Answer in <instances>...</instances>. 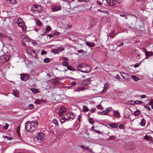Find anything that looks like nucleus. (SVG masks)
Instances as JSON below:
<instances>
[{
  "mask_svg": "<svg viewBox=\"0 0 153 153\" xmlns=\"http://www.w3.org/2000/svg\"><path fill=\"white\" fill-rule=\"evenodd\" d=\"M33 55H32L33 57H36V52L34 51V52H32Z\"/></svg>",
  "mask_w": 153,
  "mask_h": 153,
  "instance_id": "56",
  "label": "nucleus"
},
{
  "mask_svg": "<svg viewBox=\"0 0 153 153\" xmlns=\"http://www.w3.org/2000/svg\"><path fill=\"white\" fill-rule=\"evenodd\" d=\"M34 52V50L32 49H29L27 50V52H28V53L33 55L32 52Z\"/></svg>",
  "mask_w": 153,
  "mask_h": 153,
  "instance_id": "40",
  "label": "nucleus"
},
{
  "mask_svg": "<svg viewBox=\"0 0 153 153\" xmlns=\"http://www.w3.org/2000/svg\"><path fill=\"white\" fill-rule=\"evenodd\" d=\"M96 109L95 108H94L91 109V110L90 111L91 113H93L95 111H96Z\"/></svg>",
  "mask_w": 153,
  "mask_h": 153,
  "instance_id": "64",
  "label": "nucleus"
},
{
  "mask_svg": "<svg viewBox=\"0 0 153 153\" xmlns=\"http://www.w3.org/2000/svg\"><path fill=\"white\" fill-rule=\"evenodd\" d=\"M108 125L113 128H117L118 126V125L117 123H109L108 124Z\"/></svg>",
  "mask_w": 153,
  "mask_h": 153,
  "instance_id": "17",
  "label": "nucleus"
},
{
  "mask_svg": "<svg viewBox=\"0 0 153 153\" xmlns=\"http://www.w3.org/2000/svg\"><path fill=\"white\" fill-rule=\"evenodd\" d=\"M65 121H67V120H66V119L64 117L63 118H61L60 120V121L62 123H64Z\"/></svg>",
  "mask_w": 153,
  "mask_h": 153,
  "instance_id": "43",
  "label": "nucleus"
},
{
  "mask_svg": "<svg viewBox=\"0 0 153 153\" xmlns=\"http://www.w3.org/2000/svg\"><path fill=\"white\" fill-rule=\"evenodd\" d=\"M81 118H82V117H81V115H79L78 116V117L77 120H78V121L79 122L81 121H80V120H81Z\"/></svg>",
  "mask_w": 153,
  "mask_h": 153,
  "instance_id": "59",
  "label": "nucleus"
},
{
  "mask_svg": "<svg viewBox=\"0 0 153 153\" xmlns=\"http://www.w3.org/2000/svg\"><path fill=\"white\" fill-rule=\"evenodd\" d=\"M62 59L63 61H66L68 60V59L66 57H63Z\"/></svg>",
  "mask_w": 153,
  "mask_h": 153,
  "instance_id": "63",
  "label": "nucleus"
},
{
  "mask_svg": "<svg viewBox=\"0 0 153 153\" xmlns=\"http://www.w3.org/2000/svg\"><path fill=\"white\" fill-rule=\"evenodd\" d=\"M90 81L88 79H86L83 81L82 82V85L83 86H86L89 85Z\"/></svg>",
  "mask_w": 153,
  "mask_h": 153,
  "instance_id": "15",
  "label": "nucleus"
},
{
  "mask_svg": "<svg viewBox=\"0 0 153 153\" xmlns=\"http://www.w3.org/2000/svg\"><path fill=\"white\" fill-rule=\"evenodd\" d=\"M151 138L152 137L150 136L147 135H146L144 137V139L147 140H149L151 139Z\"/></svg>",
  "mask_w": 153,
  "mask_h": 153,
  "instance_id": "32",
  "label": "nucleus"
},
{
  "mask_svg": "<svg viewBox=\"0 0 153 153\" xmlns=\"http://www.w3.org/2000/svg\"><path fill=\"white\" fill-rule=\"evenodd\" d=\"M51 51L52 52L55 54L58 53L59 52L58 48L52 49L51 50Z\"/></svg>",
  "mask_w": 153,
  "mask_h": 153,
  "instance_id": "25",
  "label": "nucleus"
},
{
  "mask_svg": "<svg viewBox=\"0 0 153 153\" xmlns=\"http://www.w3.org/2000/svg\"><path fill=\"white\" fill-rule=\"evenodd\" d=\"M144 107L149 111L151 110V109L148 106L145 105L144 106Z\"/></svg>",
  "mask_w": 153,
  "mask_h": 153,
  "instance_id": "57",
  "label": "nucleus"
},
{
  "mask_svg": "<svg viewBox=\"0 0 153 153\" xmlns=\"http://www.w3.org/2000/svg\"><path fill=\"white\" fill-rule=\"evenodd\" d=\"M50 59L48 58H45V59L44 60V62L45 63H48L50 62Z\"/></svg>",
  "mask_w": 153,
  "mask_h": 153,
  "instance_id": "33",
  "label": "nucleus"
},
{
  "mask_svg": "<svg viewBox=\"0 0 153 153\" xmlns=\"http://www.w3.org/2000/svg\"><path fill=\"white\" fill-rule=\"evenodd\" d=\"M80 147L81 148H83L84 149L87 150L88 152H91L92 151V149L86 146L83 145H81Z\"/></svg>",
  "mask_w": 153,
  "mask_h": 153,
  "instance_id": "18",
  "label": "nucleus"
},
{
  "mask_svg": "<svg viewBox=\"0 0 153 153\" xmlns=\"http://www.w3.org/2000/svg\"><path fill=\"white\" fill-rule=\"evenodd\" d=\"M89 122L91 124H93L94 123V121L91 118H90L89 120Z\"/></svg>",
  "mask_w": 153,
  "mask_h": 153,
  "instance_id": "48",
  "label": "nucleus"
},
{
  "mask_svg": "<svg viewBox=\"0 0 153 153\" xmlns=\"http://www.w3.org/2000/svg\"><path fill=\"white\" fill-rule=\"evenodd\" d=\"M146 124V120L145 119H143L142 120L141 123L140 125L141 126H145Z\"/></svg>",
  "mask_w": 153,
  "mask_h": 153,
  "instance_id": "23",
  "label": "nucleus"
},
{
  "mask_svg": "<svg viewBox=\"0 0 153 153\" xmlns=\"http://www.w3.org/2000/svg\"><path fill=\"white\" fill-rule=\"evenodd\" d=\"M7 3L9 4H14L15 0H6Z\"/></svg>",
  "mask_w": 153,
  "mask_h": 153,
  "instance_id": "26",
  "label": "nucleus"
},
{
  "mask_svg": "<svg viewBox=\"0 0 153 153\" xmlns=\"http://www.w3.org/2000/svg\"><path fill=\"white\" fill-rule=\"evenodd\" d=\"M143 51L145 53L146 56L147 57L146 58V59H148V57H149L153 56V52L148 51H147L146 49H144Z\"/></svg>",
  "mask_w": 153,
  "mask_h": 153,
  "instance_id": "10",
  "label": "nucleus"
},
{
  "mask_svg": "<svg viewBox=\"0 0 153 153\" xmlns=\"http://www.w3.org/2000/svg\"><path fill=\"white\" fill-rule=\"evenodd\" d=\"M129 104H142L143 103V102L142 101L139 100L136 101H130L128 102Z\"/></svg>",
  "mask_w": 153,
  "mask_h": 153,
  "instance_id": "12",
  "label": "nucleus"
},
{
  "mask_svg": "<svg viewBox=\"0 0 153 153\" xmlns=\"http://www.w3.org/2000/svg\"><path fill=\"white\" fill-rule=\"evenodd\" d=\"M41 53L42 55H44V54H47V53L45 51H44V50H42L41 51Z\"/></svg>",
  "mask_w": 153,
  "mask_h": 153,
  "instance_id": "54",
  "label": "nucleus"
},
{
  "mask_svg": "<svg viewBox=\"0 0 153 153\" xmlns=\"http://www.w3.org/2000/svg\"><path fill=\"white\" fill-rule=\"evenodd\" d=\"M97 4L101 6L102 5V3L100 1H99L97 0Z\"/></svg>",
  "mask_w": 153,
  "mask_h": 153,
  "instance_id": "55",
  "label": "nucleus"
},
{
  "mask_svg": "<svg viewBox=\"0 0 153 153\" xmlns=\"http://www.w3.org/2000/svg\"><path fill=\"white\" fill-rule=\"evenodd\" d=\"M64 4L66 5V7H64V8H65L67 9L68 8H70V5L69 4H68L66 2H65V3Z\"/></svg>",
  "mask_w": 153,
  "mask_h": 153,
  "instance_id": "42",
  "label": "nucleus"
},
{
  "mask_svg": "<svg viewBox=\"0 0 153 153\" xmlns=\"http://www.w3.org/2000/svg\"><path fill=\"white\" fill-rule=\"evenodd\" d=\"M111 109H112V108H107L106 109V110L105 111H107L108 113L109 111H111Z\"/></svg>",
  "mask_w": 153,
  "mask_h": 153,
  "instance_id": "62",
  "label": "nucleus"
},
{
  "mask_svg": "<svg viewBox=\"0 0 153 153\" xmlns=\"http://www.w3.org/2000/svg\"><path fill=\"white\" fill-rule=\"evenodd\" d=\"M78 52L79 53H83L84 52V51L81 49L78 51Z\"/></svg>",
  "mask_w": 153,
  "mask_h": 153,
  "instance_id": "61",
  "label": "nucleus"
},
{
  "mask_svg": "<svg viewBox=\"0 0 153 153\" xmlns=\"http://www.w3.org/2000/svg\"><path fill=\"white\" fill-rule=\"evenodd\" d=\"M86 44L87 46H89L90 47H93L95 46V44L93 42H86Z\"/></svg>",
  "mask_w": 153,
  "mask_h": 153,
  "instance_id": "20",
  "label": "nucleus"
},
{
  "mask_svg": "<svg viewBox=\"0 0 153 153\" xmlns=\"http://www.w3.org/2000/svg\"><path fill=\"white\" fill-rule=\"evenodd\" d=\"M19 92L16 89H14L13 90V94L16 97H19L18 94Z\"/></svg>",
  "mask_w": 153,
  "mask_h": 153,
  "instance_id": "19",
  "label": "nucleus"
},
{
  "mask_svg": "<svg viewBox=\"0 0 153 153\" xmlns=\"http://www.w3.org/2000/svg\"><path fill=\"white\" fill-rule=\"evenodd\" d=\"M83 111L84 112H87L89 110L87 107L86 106H83Z\"/></svg>",
  "mask_w": 153,
  "mask_h": 153,
  "instance_id": "28",
  "label": "nucleus"
},
{
  "mask_svg": "<svg viewBox=\"0 0 153 153\" xmlns=\"http://www.w3.org/2000/svg\"><path fill=\"white\" fill-rule=\"evenodd\" d=\"M64 117L66 119V120L69 121L74 119L75 118V115L73 113L69 112L64 115Z\"/></svg>",
  "mask_w": 153,
  "mask_h": 153,
  "instance_id": "5",
  "label": "nucleus"
},
{
  "mask_svg": "<svg viewBox=\"0 0 153 153\" xmlns=\"http://www.w3.org/2000/svg\"><path fill=\"white\" fill-rule=\"evenodd\" d=\"M62 64L65 66H67L68 65V62H62Z\"/></svg>",
  "mask_w": 153,
  "mask_h": 153,
  "instance_id": "47",
  "label": "nucleus"
},
{
  "mask_svg": "<svg viewBox=\"0 0 153 153\" xmlns=\"http://www.w3.org/2000/svg\"><path fill=\"white\" fill-rule=\"evenodd\" d=\"M31 90L33 93H37L38 92V90L36 88H31Z\"/></svg>",
  "mask_w": 153,
  "mask_h": 153,
  "instance_id": "27",
  "label": "nucleus"
},
{
  "mask_svg": "<svg viewBox=\"0 0 153 153\" xmlns=\"http://www.w3.org/2000/svg\"><path fill=\"white\" fill-rule=\"evenodd\" d=\"M34 102L36 104H40L41 102V100L39 99H36L34 101Z\"/></svg>",
  "mask_w": 153,
  "mask_h": 153,
  "instance_id": "41",
  "label": "nucleus"
},
{
  "mask_svg": "<svg viewBox=\"0 0 153 153\" xmlns=\"http://www.w3.org/2000/svg\"><path fill=\"white\" fill-rule=\"evenodd\" d=\"M115 137L114 136H110L108 138V140H113L114 139H115Z\"/></svg>",
  "mask_w": 153,
  "mask_h": 153,
  "instance_id": "49",
  "label": "nucleus"
},
{
  "mask_svg": "<svg viewBox=\"0 0 153 153\" xmlns=\"http://www.w3.org/2000/svg\"><path fill=\"white\" fill-rule=\"evenodd\" d=\"M66 109L64 107L60 108L59 111L58 113L60 116H61L63 114L66 112Z\"/></svg>",
  "mask_w": 153,
  "mask_h": 153,
  "instance_id": "11",
  "label": "nucleus"
},
{
  "mask_svg": "<svg viewBox=\"0 0 153 153\" xmlns=\"http://www.w3.org/2000/svg\"><path fill=\"white\" fill-rule=\"evenodd\" d=\"M119 128L123 129L124 128V126L123 124H120L119 126Z\"/></svg>",
  "mask_w": 153,
  "mask_h": 153,
  "instance_id": "51",
  "label": "nucleus"
},
{
  "mask_svg": "<svg viewBox=\"0 0 153 153\" xmlns=\"http://www.w3.org/2000/svg\"><path fill=\"white\" fill-rule=\"evenodd\" d=\"M45 135L42 132L38 133L34 137V140L36 142H41L44 140Z\"/></svg>",
  "mask_w": 153,
  "mask_h": 153,
  "instance_id": "4",
  "label": "nucleus"
},
{
  "mask_svg": "<svg viewBox=\"0 0 153 153\" xmlns=\"http://www.w3.org/2000/svg\"><path fill=\"white\" fill-rule=\"evenodd\" d=\"M115 35V34L114 33V31H113L111 33H110L109 36L111 38H113Z\"/></svg>",
  "mask_w": 153,
  "mask_h": 153,
  "instance_id": "36",
  "label": "nucleus"
},
{
  "mask_svg": "<svg viewBox=\"0 0 153 153\" xmlns=\"http://www.w3.org/2000/svg\"><path fill=\"white\" fill-rule=\"evenodd\" d=\"M36 24L38 25L39 27L41 26V22L39 20H38L37 21Z\"/></svg>",
  "mask_w": 153,
  "mask_h": 153,
  "instance_id": "46",
  "label": "nucleus"
},
{
  "mask_svg": "<svg viewBox=\"0 0 153 153\" xmlns=\"http://www.w3.org/2000/svg\"><path fill=\"white\" fill-rule=\"evenodd\" d=\"M51 30V28L50 26H48L46 28V30L45 32V33H47L46 32V31H50Z\"/></svg>",
  "mask_w": 153,
  "mask_h": 153,
  "instance_id": "38",
  "label": "nucleus"
},
{
  "mask_svg": "<svg viewBox=\"0 0 153 153\" xmlns=\"http://www.w3.org/2000/svg\"><path fill=\"white\" fill-rule=\"evenodd\" d=\"M77 70L82 72L88 73L91 70V68L88 65L85 63L79 64L77 67Z\"/></svg>",
  "mask_w": 153,
  "mask_h": 153,
  "instance_id": "2",
  "label": "nucleus"
},
{
  "mask_svg": "<svg viewBox=\"0 0 153 153\" xmlns=\"http://www.w3.org/2000/svg\"><path fill=\"white\" fill-rule=\"evenodd\" d=\"M43 9V7L40 5L34 4L30 7L31 11L35 13H40Z\"/></svg>",
  "mask_w": 153,
  "mask_h": 153,
  "instance_id": "3",
  "label": "nucleus"
},
{
  "mask_svg": "<svg viewBox=\"0 0 153 153\" xmlns=\"http://www.w3.org/2000/svg\"><path fill=\"white\" fill-rule=\"evenodd\" d=\"M20 128V126H18L16 128V133L19 136H20V134L19 133V130Z\"/></svg>",
  "mask_w": 153,
  "mask_h": 153,
  "instance_id": "29",
  "label": "nucleus"
},
{
  "mask_svg": "<svg viewBox=\"0 0 153 153\" xmlns=\"http://www.w3.org/2000/svg\"><path fill=\"white\" fill-rule=\"evenodd\" d=\"M67 68L68 70H70L71 71H74V68L71 66L68 65L67 66Z\"/></svg>",
  "mask_w": 153,
  "mask_h": 153,
  "instance_id": "35",
  "label": "nucleus"
},
{
  "mask_svg": "<svg viewBox=\"0 0 153 153\" xmlns=\"http://www.w3.org/2000/svg\"><path fill=\"white\" fill-rule=\"evenodd\" d=\"M5 138H7L8 140H11L12 139V138L10 137L6 136L4 137Z\"/></svg>",
  "mask_w": 153,
  "mask_h": 153,
  "instance_id": "60",
  "label": "nucleus"
},
{
  "mask_svg": "<svg viewBox=\"0 0 153 153\" xmlns=\"http://www.w3.org/2000/svg\"><path fill=\"white\" fill-rule=\"evenodd\" d=\"M18 26L22 28V30H24V26L25 25V23H19L18 24Z\"/></svg>",
  "mask_w": 153,
  "mask_h": 153,
  "instance_id": "30",
  "label": "nucleus"
},
{
  "mask_svg": "<svg viewBox=\"0 0 153 153\" xmlns=\"http://www.w3.org/2000/svg\"><path fill=\"white\" fill-rule=\"evenodd\" d=\"M106 1L110 6H113L116 4L115 0H106Z\"/></svg>",
  "mask_w": 153,
  "mask_h": 153,
  "instance_id": "13",
  "label": "nucleus"
},
{
  "mask_svg": "<svg viewBox=\"0 0 153 153\" xmlns=\"http://www.w3.org/2000/svg\"><path fill=\"white\" fill-rule=\"evenodd\" d=\"M21 39L23 40L24 41L29 42L30 39L27 36L23 35L21 37Z\"/></svg>",
  "mask_w": 153,
  "mask_h": 153,
  "instance_id": "16",
  "label": "nucleus"
},
{
  "mask_svg": "<svg viewBox=\"0 0 153 153\" xmlns=\"http://www.w3.org/2000/svg\"><path fill=\"white\" fill-rule=\"evenodd\" d=\"M97 114H102L103 115H106L108 114L107 111H103L102 112L99 111L98 112Z\"/></svg>",
  "mask_w": 153,
  "mask_h": 153,
  "instance_id": "21",
  "label": "nucleus"
},
{
  "mask_svg": "<svg viewBox=\"0 0 153 153\" xmlns=\"http://www.w3.org/2000/svg\"><path fill=\"white\" fill-rule=\"evenodd\" d=\"M52 122L54 123L55 125H58V121L56 119H53L52 120Z\"/></svg>",
  "mask_w": 153,
  "mask_h": 153,
  "instance_id": "39",
  "label": "nucleus"
},
{
  "mask_svg": "<svg viewBox=\"0 0 153 153\" xmlns=\"http://www.w3.org/2000/svg\"><path fill=\"white\" fill-rule=\"evenodd\" d=\"M61 9L62 7L60 6L55 5L52 7V12L57 11L61 10Z\"/></svg>",
  "mask_w": 153,
  "mask_h": 153,
  "instance_id": "9",
  "label": "nucleus"
},
{
  "mask_svg": "<svg viewBox=\"0 0 153 153\" xmlns=\"http://www.w3.org/2000/svg\"><path fill=\"white\" fill-rule=\"evenodd\" d=\"M38 123L36 121H27L25 124V129L29 132H32L37 129Z\"/></svg>",
  "mask_w": 153,
  "mask_h": 153,
  "instance_id": "1",
  "label": "nucleus"
},
{
  "mask_svg": "<svg viewBox=\"0 0 153 153\" xmlns=\"http://www.w3.org/2000/svg\"><path fill=\"white\" fill-rule=\"evenodd\" d=\"M21 79L22 80L26 81L29 78V75L28 74H21Z\"/></svg>",
  "mask_w": 153,
  "mask_h": 153,
  "instance_id": "8",
  "label": "nucleus"
},
{
  "mask_svg": "<svg viewBox=\"0 0 153 153\" xmlns=\"http://www.w3.org/2000/svg\"><path fill=\"white\" fill-rule=\"evenodd\" d=\"M51 82L54 85H58L59 86L64 85L63 83L60 82L59 79H52L51 80Z\"/></svg>",
  "mask_w": 153,
  "mask_h": 153,
  "instance_id": "7",
  "label": "nucleus"
},
{
  "mask_svg": "<svg viewBox=\"0 0 153 153\" xmlns=\"http://www.w3.org/2000/svg\"><path fill=\"white\" fill-rule=\"evenodd\" d=\"M76 83L75 82H72L70 83V85H76Z\"/></svg>",
  "mask_w": 153,
  "mask_h": 153,
  "instance_id": "52",
  "label": "nucleus"
},
{
  "mask_svg": "<svg viewBox=\"0 0 153 153\" xmlns=\"http://www.w3.org/2000/svg\"><path fill=\"white\" fill-rule=\"evenodd\" d=\"M107 88H106V87H105V88H103V89L101 91V93H102V94L106 90Z\"/></svg>",
  "mask_w": 153,
  "mask_h": 153,
  "instance_id": "58",
  "label": "nucleus"
},
{
  "mask_svg": "<svg viewBox=\"0 0 153 153\" xmlns=\"http://www.w3.org/2000/svg\"><path fill=\"white\" fill-rule=\"evenodd\" d=\"M131 77L135 81H137L139 79L138 77L135 75L132 76Z\"/></svg>",
  "mask_w": 153,
  "mask_h": 153,
  "instance_id": "37",
  "label": "nucleus"
},
{
  "mask_svg": "<svg viewBox=\"0 0 153 153\" xmlns=\"http://www.w3.org/2000/svg\"><path fill=\"white\" fill-rule=\"evenodd\" d=\"M97 107L98 109L100 110H102L103 108L102 105L100 104L98 105Z\"/></svg>",
  "mask_w": 153,
  "mask_h": 153,
  "instance_id": "44",
  "label": "nucleus"
},
{
  "mask_svg": "<svg viewBox=\"0 0 153 153\" xmlns=\"http://www.w3.org/2000/svg\"><path fill=\"white\" fill-rule=\"evenodd\" d=\"M8 126L9 125L7 123H6L5 125L3 126V128L4 129H7L8 128Z\"/></svg>",
  "mask_w": 153,
  "mask_h": 153,
  "instance_id": "50",
  "label": "nucleus"
},
{
  "mask_svg": "<svg viewBox=\"0 0 153 153\" xmlns=\"http://www.w3.org/2000/svg\"><path fill=\"white\" fill-rule=\"evenodd\" d=\"M113 115L115 117L120 118V113L118 110L114 111L113 112Z\"/></svg>",
  "mask_w": 153,
  "mask_h": 153,
  "instance_id": "14",
  "label": "nucleus"
},
{
  "mask_svg": "<svg viewBox=\"0 0 153 153\" xmlns=\"http://www.w3.org/2000/svg\"><path fill=\"white\" fill-rule=\"evenodd\" d=\"M16 20H18V24L19 23H24V22L23 20L21 19V18H17L16 19Z\"/></svg>",
  "mask_w": 153,
  "mask_h": 153,
  "instance_id": "34",
  "label": "nucleus"
},
{
  "mask_svg": "<svg viewBox=\"0 0 153 153\" xmlns=\"http://www.w3.org/2000/svg\"><path fill=\"white\" fill-rule=\"evenodd\" d=\"M4 57V59L5 60H7L9 59V56H7L6 55H4L3 56H1V58H3Z\"/></svg>",
  "mask_w": 153,
  "mask_h": 153,
  "instance_id": "31",
  "label": "nucleus"
},
{
  "mask_svg": "<svg viewBox=\"0 0 153 153\" xmlns=\"http://www.w3.org/2000/svg\"><path fill=\"white\" fill-rule=\"evenodd\" d=\"M132 114V111L128 107L126 108L124 110V116L125 117H128Z\"/></svg>",
  "mask_w": 153,
  "mask_h": 153,
  "instance_id": "6",
  "label": "nucleus"
},
{
  "mask_svg": "<svg viewBox=\"0 0 153 153\" xmlns=\"http://www.w3.org/2000/svg\"><path fill=\"white\" fill-rule=\"evenodd\" d=\"M28 108L30 109H32L34 108V105L32 104H30L28 105Z\"/></svg>",
  "mask_w": 153,
  "mask_h": 153,
  "instance_id": "45",
  "label": "nucleus"
},
{
  "mask_svg": "<svg viewBox=\"0 0 153 153\" xmlns=\"http://www.w3.org/2000/svg\"><path fill=\"white\" fill-rule=\"evenodd\" d=\"M58 48V49L59 50V52L60 51L61 52L62 51H64V49H65L64 48H63V47L59 48Z\"/></svg>",
  "mask_w": 153,
  "mask_h": 153,
  "instance_id": "53",
  "label": "nucleus"
},
{
  "mask_svg": "<svg viewBox=\"0 0 153 153\" xmlns=\"http://www.w3.org/2000/svg\"><path fill=\"white\" fill-rule=\"evenodd\" d=\"M84 88L83 87H80L79 88H75L74 90L75 91H79L83 90Z\"/></svg>",
  "mask_w": 153,
  "mask_h": 153,
  "instance_id": "22",
  "label": "nucleus"
},
{
  "mask_svg": "<svg viewBox=\"0 0 153 153\" xmlns=\"http://www.w3.org/2000/svg\"><path fill=\"white\" fill-rule=\"evenodd\" d=\"M140 114V111L139 110H137L134 112V114L135 116H138Z\"/></svg>",
  "mask_w": 153,
  "mask_h": 153,
  "instance_id": "24",
  "label": "nucleus"
}]
</instances>
